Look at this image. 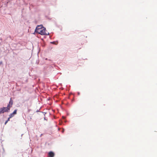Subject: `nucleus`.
Wrapping results in <instances>:
<instances>
[{
    "label": "nucleus",
    "instance_id": "1",
    "mask_svg": "<svg viewBox=\"0 0 157 157\" xmlns=\"http://www.w3.org/2000/svg\"><path fill=\"white\" fill-rule=\"evenodd\" d=\"M36 33H37L39 34H40L41 35H48L49 33H47L46 32V29L44 27L42 29H40V30H39L35 32Z\"/></svg>",
    "mask_w": 157,
    "mask_h": 157
},
{
    "label": "nucleus",
    "instance_id": "2",
    "mask_svg": "<svg viewBox=\"0 0 157 157\" xmlns=\"http://www.w3.org/2000/svg\"><path fill=\"white\" fill-rule=\"evenodd\" d=\"M9 110L10 108H8L7 107H4L2 109L1 111V112L3 113L5 112L8 111Z\"/></svg>",
    "mask_w": 157,
    "mask_h": 157
},
{
    "label": "nucleus",
    "instance_id": "3",
    "mask_svg": "<svg viewBox=\"0 0 157 157\" xmlns=\"http://www.w3.org/2000/svg\"><path fill=\"white\" fill-rule=\"evenodd\" d=\"M43 28H44V27H43L42 25H38L36 28L35 32L37 31L38 30H40V29Z\"/></svg>",
    "mask_w": 157,
    "mask_h": 157
},
{
    "label": "nucleus",
    "instance_id": "4",
    "mask_svg": "<svg viewBox=\"0 0 157 157\" xmlns=\"http://www.w3.org/2000/svg\"><path fill=\"white\" fill-rule=\"evenodd\" d=\"M13 104V101L11 99V98H10V100L9 102V104L7 105V107L8 108H10L12 105Z\"/></svg>",
    "mask_w": 157,
    "mask_h": 157
},
{
    "label": "nucleus",
    "instance_id": "5",
    "mask_svg": "<svg viewBox=\"0 0 157 157\" xmlns=\"http://www.w3.org/2000/svg\"><path fill=\"white\" fill-rule=\"evenodd\" d=\"M54 153L52 151H50L48 153V155L49 157H54Z\"/></svg>",
    "mask_w": 157,
    "mask_h": 157
},
{
    "label": "nucleus",
    "instance_id": "6",
    "mask_svg": "<svg viewBox=\"0 0 157 157\" xmlns=\"http://www.w3.org/2000/svg\"><path fill=\"white\" fill-rule=\"evenodd\" d=\"M17 110L15 109V110L12 113L14 115H15L17 114Z\"/></svg>",
    "mask_w": 157,
    "mask_h": 157
},
{
    "label": "nucleus",
    "instance_id": "7",
    "mask_svg": "<svg viewBox=\"0 0 157 157\" xmlns=\"http://www.w3.org/2000/svg\"><path fill=\"white\" fill-rule=\"evenodd\" d=\"M14 115L12 113L10 114V115H9V117H10V118H11L13 117Z\"/></svg>",
    "mask_w": 157,
    "mask_h": 157
},
{
    "label": "nucleus",
    "instance_id": "8",
    "mask_svg": "<svg viewBox=\"0 0 157 157\" xmlns=\"http://www.w3.org/2000/svg\"><path fill=\"white\" fill-rule=\"evenodd\" d=\"M10 118H10V117H9V118H8V120H7V121H9V120H10Z\"/></svg>",
    "mask_w": 157,
    "mask_h": 157
},
{
    "label": "nucleus",
    "instance_id": "9",
    "mask_svg": "<svg viewBox=\"0 0 157 157\" xmlns=\"http://www.w3.org/2000/svg\"><path fill=\"white\" fill-rule=\"evenodd\" d=\"M8 122V121L7 120V121H6V122H5V124H6L7 123V122Z\"/></svg>",
    "mask_w": 157,
    "mask_h": 157
},
{
    "label": "nucleus",
    "instance_id": "10",
    "mask_svg": "<svg viewBox=\"0 0 157 157\" xmlns=\"http://www.w3.org/2000/svg\"><path fill=\"white\" fill-rule=\"evenodd\" d=\"M64 129H63L62 130V132H64Z\"/></svg>",
    "mask_w": 157,
    "mask_h": 157
},
{
    "label": "nucleus",
    "instance_id": "11",
    "mask_svg": "<svg viewBox=\"0 0 157 157\" xmlns=\"http://www.w3.org/2000/svg\"><path fill=\"white\" fill-rule=\"evenodd\" d=\"M63 118H64V117H63Z\"/></svg>",
    "mask_w": 157,
    "mask_h": 157
}]
</instances>
